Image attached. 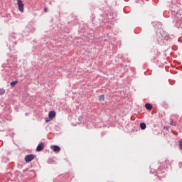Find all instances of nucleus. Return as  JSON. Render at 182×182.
<instances>
[{"label": "nucleus", "mask_w": 182, "mask_h": 182, "mask_svg": "<svg viewBox=\"0 0 182 182\" xmlns=\"http://www.w3.org/2000/svg\"><path fill=\"white\" fill-rule=\"evenodd\" d=\"M168 39H170V36L164 30L160 28L156 30L154 40L159 45H164V41H168Z\"/></svg>", "instance_id": "nucleus-1"}, {"label": "nucleus", "mask_w": 182, "mask_h": 182, "mask_svg": "<svg viewBox=\"0 0 182 182\" xmlns=\"http://www.w3.org/2000/svg\"><path fill=\"white\" fill-rule=\"evenodd\" d=\"M9 43H10V45H9V49L11 50V45H13L14 46V45H16V43H18V34L16 33L11 34L9 38Z\"/></svg>", "instance_id": "nucleus-2"}, {"label": "nucleus", "mask_w": 182, "mask_h": 182, "mask_svg": "<svg viewBox=\"0 0 182 182\" xmlns=\"http://www.w3.org/2000/svg\"><path fill=\"white\" fill-rule=\"evenodd\" d=\"M17 6L19 11L23 13V9L25 8V4H23V1L22 0H17Z\"/></svg>", "instance_id": "nucleus-3"}, {"label": "nucleus", "mask_w": 182, "mask_h": 182, "mask_svg": "<svg viewBox=\"0 0 182 182\" xmlns=\"http://www.w3.org/2000/svg\"><path fill=\"white\" fill-rule=\"evenodd\" d=\"M36 156L33 154H28L25 156V161L26 163H30V161H32L35 159Z\"/></svg>", "instance_id": "nucleus-4"}, {"label": "nucleus", "mask_w": 182, "mask_h": 182, "mask_svg": "<svg viewBox=\"0 0 182 182\" xmlns=\"http://www.w3.org/2000/svg\"><path fill=\"white\" fill-rule=\"evenodd\" d=\"M152 25L155 29H163L161 28V23L159 21H153Z\"/></svg>", "instance_id": "nucleus-5"}, {"label": "nucleus", "mask_w": 182, "mask_h": 182, "mask_svg": "<svg viewBox=\"0 0 182 182\" xmlns=\"http://www.w3.org/2000/svg\"><path fill=\"white\" fill-rule=\"evenodd\" d=\"M50 149L54 151L55 153H59L60 151V147L56 145H53L50 146Z\"/></svg>", "instance_id": "nucleus-6"}, {"label": "nucleus", "mask_w": 182, "mask_h": 182, "mask_svg": "<svg viewBox=\"0 0 182 182\" xmlns=\"http://www.w3.org/2000/svg\"><path fill=\"white\" fill-rule=\"evenodd\" d=\"M29 30H30V32L31 33H33L35 32V28L31 26H28L26 28V32H29Z\"/></svg>", "instance_id": "nucleus-7"}, {"label": "nucleus", "mask_w": 182, "mask_h": 182, "mask_svg": "<svg viewBox=\"0 0 182 182\" xmlns=\"http://www.w3.org/2000/svg\"><path fill=\"white\" fill-rule=\"evenodd\" d=\"M55 116H56V112H55V111H50L48 114V117H50V119H54Z\"/></svg>", "instance_id": "nucleus-8"}, {"label": "nucleus", "mask_w": 182, "mask_h": 182, "mask_svg": "<svg viewBox=\"0 0 182 182\" xmlns=\"http://www.w3.org/2000/svg\"><path fill=\"white\" fill-rule=\"evenodd\" d=\"M43 146L44 144L43 143H41L38 145L37 148H36V151H42L43 149Z\"/></svg>", "instance_id": "nucleus-9"}, {"label": "nucleus", "mask_w": 182, "mask_h": 182, "mask_svg": "<svg viewBox=\"0 0 182 182\" xmlns=\"http://www.w3.org/2000/svg\"><path fill=\"white\" fill-rule=\"evenodd\" d=\"M145 107L147 110H151L153 109V106H151L150 104L147 103L145 105Z\"/></svg>", "instance_id": "nucleus-10"}, {"label": "nucleus", "mask_w": 182, "mask_h": 182, "mask_svg": "<svg viewBox=\"0 0 182 182\" xmlns=\"http://www.w3.org/2000/svg\"><path fill=\"white\" fill-rule=\"evenodd\" d=\"M18 83V80L12 81L10 84L11 87H14Z\"/></svg>", "instance_id": "nucleus-11"}, {"label": "nucleus", "mask_w": 182, "mask_h": 182, "mask_svg": "<svg viewBox=\"0 0 182 182\" xmlns=\"http://www.w3.org/2000/svg\"><path fill=\"white\" fill-rule=\"evenodd\" d=\"M140 128L141 130H146V123L142 122L140 124Z\"/></svg>", "instance_id": "nucleus-12"}, {"label": "nucleus", "mask_w": 182, "mask_h": 182, "mask_svg": "<svg viewBox=\"0 0 182 182\" xmlns=\"http://www.w3.org/2000/svg\"><path fill=\"white\" fill-rule=\"evenodd\" d=\"M105 100V95H100L99 96V101L100 102H103Z\"/></svg>", "instance_id": "nucleus-13"}, {"label": "nucleus", "mask_w": 182, "mask_h": 182, "mask_svg": "<svg viewBox=\"0 0 182 182\" xmlns=\"http://www.w3.org/2000/svg\"><path fill=\"white\" fill-rule=\"evenodd\" d=\"M105 25V21L103 20L100 21V26H103Z\"/></svg>", "instance_id": "nucleus-14"}, {"label": "nucleus", "mask_w": 182, "mask_h": 182, "mask_svg": "<svg viewBox=\"0 0 182 182\" xmlns=\"http://www.w3.org/2000/svg\"><path fill=\"white\" fill-rule=\"evenodd\" d=\"M170 124L171 126H176V123L174 122V121H171Z\"/></svg>", "instance_id": "nucleus-15"}, {"label": "nucleus", "mask_w": 182, "mask_h": 182, "mask_svg": "<svg viewBox=\"0 0 182 182\" xmlns=\"http://www.w3.org/2000/svg\"><path fill=\"white\" fill-rule=\"evenodd\" d=\"M44 12H48V9L47 8L44 9Z\"/></svg>", "instance_id": "nucleus-16"}, {"label": "nucleus", "mask_w": 182, "mask_h": 182, "mask_svg": "<svg viewBox=\"0 0 182 182\" xmlns=\"http://www.w3.org/2000/svg\"><path fill=\"white\" fill-rule=\"evenodd\" d=\"M159 68H163V64L159 65Z\"/></svg>", "instance_id": "nucleus-17"}, {"label": "nucleus", "mask_w": 182, "mask_h": 182, "mask_svg": "<svg viewBox=\"0 0 182 182\" xmlns=\"http://www.w3.org/2000/svg\"><path fill=\"white\" fill-rule=\"evenodd\" d=\"M4 95V92H0V95L2 96Z\"/></svg>", "instance_id": "nucleus-18"}, {"label": "nucleus", "mask_w": 182, "mask_h": 182, "mask_svg": "<svg viewBox=\"0 0 182 182\" xmlns=\"http://www.w3.org/2000/svg\"><path fill=\"white\" fill-rule=\"evenodd\" d=\"M0 92H5V90L3 89H0Z\"/></svg>", "instance_id": "nucleus-19"}, {"label": "nucleus", "mask_w": 182, "mask_h": 182, "mask_svg": "<svg viewBox=\"0 0 182 182\" xmlns=\"http://www.w3.org/2000/svg\"><path fill=\"white\" fill-rule=\"evenodd\" d=\"M46 123H48V122H49V120H48V119H46Z\"/></svg>", "instance_id": "nucleus-20"}, {"label": "nucleus", "mask_w": 182, "mask_h": 182, "mask_svg": "<svg viewBox=\"0 0 182 182\" xmlns=\"http://www.w3.org/2000/svg\"><path fill=\"white\" fill-rule=\"evenodd\" d=\"M100 16H102V18H103V14H101Z\"/></svg>", "instance_id": "nucleus-21"}]
</instances>
